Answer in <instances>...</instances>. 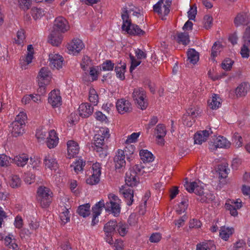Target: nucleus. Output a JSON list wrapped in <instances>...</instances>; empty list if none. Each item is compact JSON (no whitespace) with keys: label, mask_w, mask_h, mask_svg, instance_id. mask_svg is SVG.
Listing matches in <instances>:
<instances>
[{"label":"nucleus","mask_w":250,"mask_h":250,"mask_svg":"<svg viewBox=\"0 0 250 250\" xmlns=\"http://www.w3.org/2000/svg\"><path fill=\"white\" fill-rule=\"evenodd\" d=\"M106 141L103 135L100 134L95 135L93 146H92L97 154L102 159L104 158L107 155L108 146Z\"/></svg>","instance_id":"obj_1"},{"label":"nucleus","mask_w":250,"mask_h":250,"mask_svg":"<svg viewBox=\"0 0 250 250\" xmlns=\"http://www.w3.org/2000/svg\"><path fill=\"white\" fill-rule=\"evenodd\" d=\"M108 197L109 202L105 204V209L107 211L111 212L114 216L117 217L119 215L121 211V200L114 194L110 193Z\"/></svg>","instance_id":"obj_2"},{"label":"nucleus","mask_w":250,"mask_h":250,"mask_svg":"<svg viewBox=\"0 0 250 250\" xmlns=\"http://www.w3.org/2000/svg\"><path fill=\"white\" fill-rule=\"evenodd\" d=\"M132 97L139 108L142 110L146 108L148 103L146 99V92L143 88H135L132 92Z\"/></svg>","instance_id":"obj_3"},{"label":"nucleus","mask_w":250,"mask_h":250,"mask_svg":"<svg viewBox=\"0 0 250 250\" xmlns=\"http://www.w3.org/2000/svg\"><path fill=\"white\" fill-rule=\"evenodd\" d=\"M52 192L45 187H40L37 191V200L42 208L49 206L51 202Z\"/></svg>","instance_id":"obj_4"},{"label":"nucleus","mask_w":250,"mask_h":250,"mask_svg":"<svg viewBox=\"0 0 250 250\" xmlns=\"http://www.w3.org/2000/svg\"><path fill=\"white\" fill-rule=\"evenodd\" d=\"M171 1L170 0H160L153 6V10L161 17L163 20H165L164 17L167 15L170 11Z\"/></svg>","instance_id":"obj_5"},{"label":"nucleus","mask_w":250,"mask_h":250,"mask_svg":"<svg viewBox=\"0 0 250 250\" xmlns=\"http://www.w3.org/2000/svg\"><path fill=\"white\" fill-rule=\"evenodd\" d=\"M126 149L124 150H118L114 158L115 169L119 172L122 171L125 166V152H126Z\"/></svg>","instance_id":"obj_6"},{"label":"nucleus","mask_w":250,"mask_h":250,"mask_svg":"<svg viewBox=\"0 0 250 250\" xmlns=\"http://www.w3.org/2000/svg\"><path fill=\"white\" fill-rule=\"evenodd\" d=\"M92 168V175L86 179V183L90 185H95L99 183L101 174V166L100 163L93 164Z\"/></svg>","instance_id":"obj_7"},{"label":"nucleus","mask_w":250,"mask_h":250,"mask_svg":"<svg viewBox=\"0 0 250 250\" xmlns=\"http://www.w3.org/2000/svg\"><path fill=\"white\" fill-rule=\"evenodd\" d=\"M69 26L67 20L62 17L57 18L54 22L53 30L64 33L68 30Z\"/></svg>","instance_id":"obj_8"},{"label":"nucleus","mask_w":250,"mask_h":250,"mask_svg":"<svg viewBox=\"0 0 250 250\" xmlns=\"http://www.w3.org/2000/svg\"><path fill=\"white\" fill-rule=\"evenodd\" d=\"M116 107L117 111L121 114L129 113L132 110L131 103L124 99L118 100L116 102Z\"/></svg>","instance_id":"obj_9"},{"label":"nucleus","mask_w":250,"mask_h":250,"mask_svg":"<svg viewBox=\"0 0 250 250\" xmlns=\"http://www.w3.org/2000/svg\"><path fill=\"white\" fill-rule=\"evenodd\" d=\"M84 47L82 41L79 39H74L68 44L67 49L69 53L76 54L79 53Z\"/></svg>","instance_id":"obj_10"},{"label":"nucleus","mask_w":250,"mask_h":250,"mask_svg":"<svg viewBox=\"0 0 250 250\" xmlns=\"http://www.w3.org/2000/svg\"><path fill=\"white\" fill-rule=\"evenodd\" d=\"M211 143H212V145H210V148L212 150L217 148H227L229 147L230 146L229 142L226 138L221 136L216 137L214 142H211Z\"/></svg>","instance_id":"obj_11"},{"label":"nucleus","mask_w":250,"mask_h":250,"mask_svg":"<svg viewBox=\"0 0 250 250\" xmlns=\"http://www.w3.org/2000/svg\"><path fill=\"white\" fill-rule=\"evenodd\" d=\"M49 65L52 68L59 69L62 67L63 62V57L58 54H50L49 56Z\"/></svg>","instance_id":"obj_12"},{"label":"nucleus","mask_w":250,"mask_h":250,"mask_svg":"<svg viewBox=\"0 0 250 250\" xmlns=\"http://www.w3.org/2000/svg\"><path fill=\"white\" fill-rule=\"evenodd\" d=\"M125 181L128 186L132 187L136 186L139 181L137 177L136 172L130 168L129 171L126 173Z\"/></svg>","instance_id":"obj_13"},{"label":"nucleus","mask_w":250,"mask_h":250,"mask_svg":"<svg viewBox=\"0 0 250 250\" xmlns=\"http://www.w3.org/2000/svg\"><path fill=\"white\" fill-rule=\"evenodd\" d=\"M67 155L69 159L74 157L78 154L80 148L76 142L69 140L67 142Z\"/></svg>","instance_id":"obj_14"},{"label":"nucleus","mask_w":250,"mask_h":250,"mask_svg":"<svg viewBox=\"0 0 250 250\" xmlns=\"http://www.w3.org/2000/svg\"><path fill=\"white\" fill-rule=\"evenodd\" d=\"M212 133L211 129L209 130H201L197 132L194 135V142L195 144H201L203 142H205L209 135Z\"/></svg>","instance_id":"obj_15"},{"label":"nucleus","mask_w":250,"mask_h":250,"mask_svg":"<svg viewBox=\"0 0 250 250\" xmlns=\"http://www.w3.org/2000/svg\"><path fill=\"white\" fill-rule=\"evenodd\" d=\"M62 98L60 95L59 91L52 90L50 93L48 97V103L53 107H58L61 104Z\"/></svg>","instance_id":"obj_16"},{"label":"nucleus","mask_w":250,"mask_h":250,"mask_svg":"<svg viewBox=\"0 0 250 250\" xmlns=\"http://www.w3.org/2000/svg\"><path fill=\"white\" fill-rule=\"evenodd\" d=\"M17 124L12 122L9 126L11 135L15 137L22 135L24 132L25 126Z\"/></svg>","instance_id":"obj_17"},{"label":"nucleus","mask_w":250,"mask_h":250,"mask_svg":"<svg viewBox=\"0 0 250 250\" xmlns=\"http://www.w3.org/2000/svg\"><path fill=\"white\" fill-rule=\"evenodd\" d=\"M250 88V85L248 82H242L235 89V93L237 98L245 97Z\"/></svg>","instance_id":"obj_18"},{"label":"nucleus","mask_w":250,"mask_h":250,"mask_svg":"<svg viewBox=\"0 0 250 250\" xmlns=\"http://www.w3.org/2000/svg\"><path fill=\"white\" fill-rule=\"evenodd\" d=\"M80 116L83 118L88 117L93 112V107L88 103H83L79 107Z\"/></svg>","instance_id":"obj_19"},{"label":"nucleus","mask_w":250,"mask_h":250,"mask_svg":"<svg viewBox=\"0 0 250 250\" xmlns=\"http://www.w3.org/2000/svg\"><path fill=\"white\" fill-rule=\"evenodd\" d=\"M62 40V33L52 30L48 37V41L53 46H59Z\"/></svg>","instance_id":"obj_20"},{"label":"nucleus","mask_w":250,"mask_h":250,"mask_svg":"<svg viewBox=\"0 0 250 250\" xmlns=\"http://www.w3.org/2000/svg\"><path fill=\"white\" fill-rule=\"evenodd\" d=\"M38 81L45 82L47 83H49L51 80L50 71L47 67H42L41 69L39 72Z\"/></svg>","instance_id":"obj_21"},{"label":"nucleus","mask_w":250,"mask_h":250,"mask_svg":"<svg viewBox=\"0 0 250 250\" xmlns=\"http://www.w3.org/2000/svg\"><path fill=\"white\" fill-rule=\"evenodd\" d=\"M155 132L156 138L160 140L159 143L161 145H164L163 138L166 136L167 133L166 126L163 124H158L155 128Z\"/></svg>","instance_id":"obj_22"},{"label":"nucleus","mask_w":250,"mask_h":250,"mask_svg":"<svg viewBox=\"0 0 250 250\" xmlns=\"http://www.w3.org/2000/svg\"><path fill=\"white\" fill-rule=\"evenodd\" d=\"M43 161L46 168L50 169H56L58 167V164L56 159L50 155L45 156Z\"/></svg>","instance_id":"obj_23"},{"label":"nucleus","mask_w":250,"mask_h":250,"mask_svg":"<svg viewBox=\"0 0 250 250\" xmlns=\"http://www.w3.org/2000/svg\"><path fill=\"white\" fill-rule=\"evenodd\" d=\"M234 231V230L233 228L223 226L220 228L219 236L222 239L227 241L230 236L233 233Z\"/></svg>","instance_id":"obj_24"},{"label":"nucleus","mask_w":250,"mask_h":250,"mask_svg":"<svg viewBox=\"0 0 250 250\" xmlns=\"http://www.w3.org/2000/svg\"><path fill=\"white\" fill-rule=\"evenodd\" d=\"M247 15L245 13L237 14L234 19V24L236 27L247 24Z\"/></svg>","instance_id":"obj_25"},{"label":"nucleus","mask_w":250,"mask_h":250,"mask_svg":"<svg viewBox=\"0 0 250 250\" xmlns=\"http://www.w3.org/2000/svg\"><path fill=\"white\" fill-rule=\"evenodd\" d=\"M29 158L25 154H21L14 157L13 162L18 167H23L28 162Z\"/></svg>","instance_id":"obj_26"},{"label":"nucleus","mask_w":250,"mask_h":250,"mask_svg":"<svg viewBox=\"0 0 250 250\" xmlns=\"http://www.w3.org/2000/svg\"><path fill=\"white\" fill-rule=\"evenodd\" d=\"M120 192L123 194L126 204L128 206H131L133 202V190L131 188H128L123 189Z\"/></svg>","instance_id":"obj_27"},{"label":"nucleus","mask_w":250,"mask_h":250,"mask_svg":"<svg viewBox=\"0 0 250 250\" xmlns=\"http://www.w3.org/2000/svg\"><path fill=\"white\" fill-rule=\"evenodd\" d=\"M215 245L211 241L203 242L196 245V250H215Z\"/></svg>","instance_id":"obj_28"},{"label":"nucleus","mask_w":250,"mask_h":250,"mask_svg":"<svg viewBox=\"0 0 250 250\" xmlns=\"http://www.w3.org/2000/svg\"><path fill=\"white\" fill-rule=\"evenodd\" d=\"M188 61L193 64H195L199 59L198 53L194 49H189L187 52Z\"/></svg>","instance_id":"obj_29"},{"label":"nucleus","mask_w":250,"mask_h":250,"mask_svg":"<svg viewBox=\"0 0 250 250\" xmlns=\"http://www.w3.org/2000/svg\"><path fill=\"white\" fill-rule=\"evenodd\" d=\"M117 226L116 221H109L106 223L104 228V230L105 234H114L116 231V227Z\"/></svg>","instance_id":"obj_30"},{"label":"nucleus","mask_w":250,"mask_h":250,"mask_svg":"<svg viewBox=\"0 0 250 250\" xmlns=\"http://www.w3.org/2000/svg\"><path fill=\"white\" fill-rule=\"evenodd\" d=\"M220 100L217 95L214 94L211 98L208 100V106L212 109H217L221 104Z\"/></svg>","instance_id":"obj_31"},{"label":"nucleus","mask_w":250,"mask_h":250,"mask_svg":"<svg viewBox=\"0 0 250 250\" xmlns=\"http://www.w3.org/2000/svg\"><path fill=\"white\" fill-rule=\"evenodd\" d=\"M140 156L141 160L145 162H150L153 161L154 158L153 154L147 150L142 149L140 151Z\"/></svg>","instance_id":"obj_32"},{"label":"nucleus","mask_w":250,"mask_h":250,"mask_svg":"<svg viewBox=\"0 0 250 250\" xmlns=\"http://www.w3.org/2000/svg\"><path fill=\"white\" fill-rule=\"evenodd\" d=\"M228 167V164L227 163H223L218 166L217 172L221 178H225L227 177L229 170Z\"/></svg>","instance_id":"obj_33"},{"label":"nucleus","mask_w":250,"mask_h":250,"mask_svg":"<svg viewBox=\"0 0 250 250\" xmlns=\"http://www.w3.org/2000/svg\"><path fill=\"white\" fill-rule=\"evenodd\" d=\"M214 199V195L210 192H204L200 197L197 198L202 203H208Z\"/></svg>","instance_id":"obj_34"},{"label":"nucleus","mask_w":250,"mask_h":250,"mask_svg":"<svg viewBox=\"0 0 250 250\" xmlns=\"http://www.w3.org/2000/svg\"><path fill=\"white\" fill-rule=\"evenodd\" d=\"M126 32L130 35L139 36H144L145 34V32L144 30H142L138 25L134 24L132 25V26Z\"/></svg>","instance_id":"obj_35"},{"label":"nucleus","mask_w":250,"mask_h":250,"mask_svg":"<svg viewBox=\"0 0 250 250\" xmlns=\"http://www.w3.org/2000/svg\"><path fill=\"white\" fill-rule=\"evenodd\" d=\"M90 205L86 204L80 206L77 209L78 213L83 217H85L90 214Z\"/></svg>","instance_id":"obj_36"},{"label":"nucleus","mask_w":250,"mask_h":250,"mask_svg":"<svg viewBox=\"0 0 250 250\" xmlns=\"http://www.w3.org/2000/svg\"><path fill=\"white\" fill-rule=\"evenodd\" d=\"M105 205L103 200L100 201L96 204L92 208L93 215L98 216L101 214L103 208H105Z\"/></svg>","instance_id":"obj_37"},{"label":"nucleus","mask_w":250,"mask_h":250,"mask_svg":"<svg viewBox=\"0 0 250 250\" xmlns=\"http://www.w3.org/2000/svg\"><path fill=\"white\" fill-rule=\"evenodd\" d=\"M177 41L178 43L184 45L188 44L189 42V35L188 33H179L177 34Z\"/></svg>","instance_id":"obj_38"},{"label":"nucleus","mask_w":250,"mask_h":250,"mask_svg":"<svg viewBox=\"0 0 250 250\" xmlns=\"http://www.w3.org/2000/svg\"><path fill=\"white\" fill-rule=\"evenodd\" d=\"M133 170L136 172V174L142 175L145 173L149 172L150 170L148 167L142 165V164L135 165L132 168Z\"/></svg>","instance_id":"obj_39"},{"label":"nucleus","mask_w":250,"mask_h":250,"mask_svg":"<svg viewBox=\"0 0 250 250\" xmlns=\"http://www.w3.org/2000/svg\"><path fill=\"white\" fill-rule=\"evenodd\" d=\"M125 68L126 65L125 63L121 65V66H116L115 67V71L116 74V76L121 80H124L125 79L124 73L125 71Z\"/></svg>","instance_id":"obj_40"},{"label":"nucleus","mask_w":250,"mask_h":250,"mask_svg":"<svg viewBox=\"0 0 250 250\" xmlns=\"http://www.w3.org/2000/svg\"><path fill=\"white\" fill-rule=\"evenodd\" d=\"M89 101L94 105H96L99 102V96L94 88H90L89 91Z\"/></svg>","instance_id":"obj_41"},{"label":"nucleus","mask_w":250,"mask_h":250,"mask_svg":"<svg viewBox=\"0 0 250 250\" xmlns=\"http://www.w3.org/2000/svg\"><path fill=\"white\" fill-rule=\"evenodd\" d=\"M250 45V40L244 41V43L241 47L240 53L242 58H248L250 56V50L248 48Z\"/></svg>","instance_id":"obj_42"},{"label":"nucleus","mask_w":250,"mask_h":250,"mask_svg":"<svg viewBox=\"0 0 250 250\" xmlns=\"http://www.w3.org/2000/svg\"><path fill=\"white\" fill-rule=\"evenodd\" d=\"M21 180L19 176L13 175L11 177L9 185L12 188H18L21 186Z\"/></svg>","instance_id":"obj_43"},{"label":"nucleus","mask_w":250,"mask_h":250,"mask_svg":"<svg viewBox=\"0 0 250 250\" xmlns=\"http://www.w3.org/2000/svg\"><path fill=\"white\" fill-rule=\"evenodd\" d=\"M27 116L25 113L21 112L15 118L13 123H17V124L25 126V121L27 120Z\"/></svg>","instance_id":"obj_44"},{"label":"nucleus","mask_w":250,"mask_h":250,"mask_svg":"<svg viewBox=\"0 0 250 250\" xmlns=\"http://www.w3.org/2000/svg\"><path fill=\"white\" fill-rule=\"evenodd\" d=\"M44 14V11L41 8L33 7L31 9V15L33 18L35 20L41 18Z\"/></svg>","instance_id":"obj_45"},{"label":"nucleus","mask_w":250,"mask_h":250,"mask_svg":"<svg viewBox=\"0 0 250 250\" xmlns=\"http://www.w3.org/2000/svg\"><path fill=\"white\" fill-rule=\"evenodd\" d=\"M117 230L119 234L122 236H124L127 232V225L123 222H119L117 224Z\"/></svg>","instance_id":"obj_46"},{"label":"nucleus","mask_w":250,"mask_h":250,"mask_svg":"<svg viewBox=\"0 0 250 250\" xmlns=\"http://www.w3.org/2000/svg\"><path fill=\"white\" fill-rule=\"evenodd\" d=\"M63 211L60 215V219L64 224L68 222L70 220V214L68 208H64Z\"/></svg>","instance_id":"obj_47"},{"label":"nucleus","mask_w":250,"mask_h":250,"mask_svg":"<svg viewBox=\"0 0 250 250\" xmlns=\"http://www.w3.org/2000/svg\"><path fill=\"white\" fill-rule=\"evenodd\" d=\"M5 245L8 246L9 248H12L13 250H16L18 248V245L15 243V240L12 239L10 236H6L4 239Z\"/></svg>","instance_id":"obj_48"},{"label":"nucleus","mask_w":250,"mask_h":250,"mask_svg":"<svg viewBox=\"0 0 250 250\" xmlns=\"http://www.w3.org/2000/svg\"><path fill=\"white\" fill-rule=\"evenodd\" d=\"M114 67V63L110 60H106L102 64V69L104 71H111Z\"/></svg>","instance_id":"obj_49"},{"label":"nucleus","mask_w":250,"mask_h":250,"mask_svg":"<svg viewBox=\"0 0 250 250\" xmlns=\"http://www.w3.org/2000/svg\"><path fill=\"white\" fill-rule=\"evenodd\" d=\"M25 39L23 30L18 31L17 33V38L15 39V42L18 44H21Z\"/></svg>","instance_id":"obj_50"},{"label":"nucleus","mask_w":250,"mask_h":250,"mask_svg":"<svg viewBox=\"0 0 250 250\" xmlns=\"http://www.w3.org/2000/svg\"><path fill=\"white\" fill-rule=\"evenodd\" d=\"M222 45L220 43L215 42L212 47L211 56L213 58L216 57L221 51Z\"/></svg>","instance_id":"obj_51"},{"label":"nucleus","mask_w":250,"mask_h":250,"mask_svg":"<svg viewBox=\"0 0 250 250\" xmlns=\"http://www.w3.org/2000/svg\"><path fill=\"white\" fill-rule=\"evenodd\" d=\"M185 180L186 181L184 184V187L186 190L190 193L193 192L194 191V188L197 185V183L195 182L189 183L187 180V178H186Z\"/></svg>","instance_id":"obj_52"},{"label":"nucleus","mask_w":250,"mask_h":250,"mask_svg":"<svg viewBox=\"0 0 250 250\" xmlns=\"http://www.w3.org/2000/svg\"><path fill=\"white\" fill-rule=\"evenodd\" d=\"M10 158L5 154L0 155V166L8 167L10 165Z\"/></svg>","instance_id":"obj_53"},{"label":"nucleus","mask_w":250,"mask_h":250,"mask_svg":"<svg viewBox=\"0 0 250 250\" xmlns=\"http://www.w3.org/2000/svg\"><path fill=\"white\" fill-rule=\"evenodd\" d=\"M18 2L21 8L27 10L31 6V0H19Z\"/></svg>","instance_id":"obj_54"},{"label":"nucleus","mask_w":250,"mask_h":250,"mask_svg":"<svg viewBox=\"0 0 250 250\" xmlns=\"http://www.w3.org/2000/svg\"><path fill=\"white\" fill-rule=\"evenodd\" d=\"M85 166V162L83 160H79L75 163L74 169L76 172L78 173L83 169V167Z\"/></svg>","instance_id":"obj_55"},{"label":"nucleus","mask_w":250,"mask_h":250,"mask_svg":"<svg viewBox=\"0 0 250 250\" xmlns=\"http://www.w3.org/2000/svg\"><path fill=\"white\" fill-rule=\"evenodd\" d=\"M233 62L229 59H226L222 63V67L226 70H229L232 67Z\"/></svg>","instance_id":"obj_56"},{"label":"nucleus","mask_w":250,"mask_h":250,"mask_svg":"<svg viewBox=\"0 0 250 250\" xmlns=\"http://www.w3.org/2000/svg\"><path fill=\"white\" fill-rule=\"evenodd\" d=\"M90 60L88 56H84L83 57L81 63V66L83 70L86 71L87 69L88 66L90 65Z\"/></svg>","instance_id":"obj_57"},{"label":"nucleus","mask_w":250,"mask_h":250,"mask_svg":"<svg viewBox=\"0 0 250 250\" xmlns=\"http://www.w3.org/2000/svg\"><path fill=\"white\" fill-rule=\"evenodd\" d=\"M129 57L131 60V66L129 70L130 72H132V71L141 63V62L137 61L135 58L131 54L129 55Z\"/></svg>","instance_id":"obj_58"},{"label":"nucleus","mask_w":250,"mask_h":250,"mask_svg":"<svg viewBox=\"0 0 250 250\" xmlns=\"http://www.w3.org/2000/svg\"><path fill=\"white\" fill-rule=\"evenodd\" d=\"M204 26L208 29L209 28L212 24V18L209 15H205L203 19Z\"/></svg>","instance_id":"obj_59"},{"label":"nucleus","mask_w":250,"mask_h":250,"mask_svg":"<svg viewBox=\"0 0 250 250\" xmlns=\"http://www.w3.org/2000/svg\"><path fill=\"white\" fill-rule=\"evenodd\" d=\"M201 222L196 219H192L189 222V228L190 229H198L201 227Z\"/></svg>","instance_id":"obj_60"},{"label":"nucleus","mask_w":250,"mask_h":250,"mask_svg":"<svg viewBox=\"0 0 250 250\" xmlns=\"http://www.w3.org/2000/svg\"><path fill=\"white\" fill-rule=\"evenodd\" d=\"M233 140L234 141V143L235 144V146L236 147H239L242 145V138L240 135L238 133H235L233 137Z\"/></svg>","instance_id":"obj_61"},{"label":"nucleus","mask_w":250,"mask_h":250,"mask_svg":"<svg viewBox=\"0 0 250 250\" xmlns=\"http://www.w3.org/2000/svg\"><path fill=\"white\" fill-rule=\"evenodd\" d=\"M188 206V200L187 199H184L179 205V208H180V209H177V211L178 212L179 214H181L182 212H184L186 210Z\"/></svg>","instance_id":"obj_62"},{"label":"nucleus","mask_w":250,"mask_h":250,"mask_svg":"<svg viewBox=\"0 0 250 250\" xmlns=\"http://www.w3.org/2000/svg\"><path fill=\"white\" fill-rule=\"evenodd\" d=\"M158 119L157 116H153L150 119L149 122L148 124L145 125V128L147 132L152 126L155 125L158 122Z\"/></svg>","instance_id":"obj_63"},{"label":"nucleus","mask_w":250,"mask_h":250,"mask_svg":"<svg viewBox=\"0 0 250 250\" xmlns=\"http://www.w3.org/2000/svg\"><path fill=\"white\" fill-rule=\"evenodd\" d=\"M95 118L97 120L101 122L107 123V119L106 116L101 111H97L95 113Z\"/></svg>","instance_id":"obj_64"}]
</instances>
